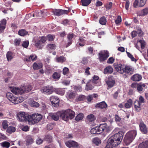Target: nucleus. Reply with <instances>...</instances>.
I'll list each match as a JSON object with an SVG mask.
<instances>
[{
  "instance_id": "nucleus-1",
  "label": "nucleus",
  "mask_w": 148,
  "mask_h": 148,
  "mask_svg": "<svg viewBox=\"0 0 148 148\" xmlns=\"http://www.w3.org/2000/svg\"><path fill=\"white\" fill-rule=\"evenodd\" d=\"M75 115L74 111L71 109H68L64 111H58L53 113H51L49 116L55 121L58 120L60 117L65 121H68L69 119H73Z\"/></svg>"
},
{
  "instance_id": "nucleus-2",
  "label": "nucleus",
  "mask_w": 148,
  "mask_h": 148,
  "mask_svg": "<svg viewBox=\"0 0 148 148\" xmlns=\"http://www.w3.org/2000/svg\"><path fill=\"white\" fill-rule=\"evenodd\" d=\"M123 134L121 132H119L115 134L113 137L110 138L107 142V144L105 148H113L119 145L122 141Z\"/></svg>"
},
{
  "instance_id": "nucleus-3",
  "label": "nucleus",
  "mask_w": 148,
  "mask_h": 148,
  "mask_svg": "<svg viewBox=\"0 0 148 148\" xmlns=\"http://www.w3.org/2000/svg\"><path fill=\"white\" fill-rule=\"evenodd\" d=\"M136 135V130H131L127 133L124 139V144L126 145H130Z\"/></svg>"
},
{
  "instance_id": "nucleus-4",
  "label": "nucleus",
  "mask_w": 148,
  "mask_h": 148,
  "mask_svg": "<svg viewBox=\"0 0 148 148\" xmlns=\"http://www.w3.org/2000/svg\"><path fill=\"white\" fill-rule=\"evenodd\" d=\"M6 96L8 99L14 104H18L22 102L24 100V98L21 96L18 97L14 96L13 94L10 92H8Z\"/></svg>"
},
{
  "instance_id": "nucleus-5",
  "label": "nucleus",
  "mask_w": 148,
  "mask_h": 148,
  "mask_svg": "<svg viewBox=\"0 0 148 148\" xmlns=\"http://www.w3.org/2000/svg\"><path fill=\"white\" fill-rule=\"evenodd\" d=\"M42 116L39 114H34L30 115L29 124H34L40 121L42 119Z\"/></svg>"
},
{
  "instance_id": "nucleus-6",
  "label": "nucleus",
  "mask_w": 148,
  "mask_h": 148,
  "mask_svg": "<svg viewBox=\"0 0 148 148\" xmlns=\"http://www.w3.org/2000/svg\"><path fill=\"white\" fill-rule=\"evenodd\" d=\"M47 40V38L45 36H42L39 38L35 37L34 38L33 41L36 47L40 48V47L43 46L42 44L45 42Z\"/></svg>"
},
{
  "instance_id": "nucleus-7",
  "label": "nucleus",
  "mask_w": 148,
  "mask_h": 148,
  "mask_svg": "<svg viewBox=\"0 0 148 148\" xmlns=\"http://www.w3.org/2000/svg\"><path fill=\"white\" fill-rule=\"evenodd\" d=\"M30 115L22 112L17 114V119L20 121H27L29 123Z\"/></svg>"
},
{
  "instance_id": "nucleus-8",
  "label": "nucleus",
  "mask_w": 148,
  "mask_h": 148,
  "mask_svg": "<svg viewBox=\"0 0 148 148\" xmlns=\"http://www.w3.org/2000/svg\"><path fill=\"white\" fill-rule=\"evenodd\" d=\"M109 56V53L108 51H102L99 54V59L101 62L103 61L106 60Z\"/></svg>"
},
{
  "instance_id": "nucleus-9",
  "label": "nucleus",
  "mask_w": 148,
  "mask_h": 148,
  "mask_svg": "<svg viewBox=\"0 0 148 148\" xmlns=\"http://www.w3.org/2000/svg\"><path fill=\"white\" fill-rule=\"evenodd\" d=\"M106 82L108 85V88H110L113 87L115 83V80L112 76H110L106 79Z\"/></svg>"
},
{
  "instance_id": "nucleus-10",
  "label": "nucleus",
  "mask_w": 148,
  "mask_h": 148,
  "mask_svg": "<svg viewBox=\"0 0 148 148\" xmlns=\"http://www.w3.org/2000/svg\"><path fill=\"white\" fill-rule=\"evenodd\" d=\"M40 91L41 92L44 94H51L53 92V90L52 86H45L42 87Z\"/></svg>"
},
{
  "instance_id": "nucleus-11",
  "label": "nucleus",
  "mask_w": 148,
  "mask_h": 148,
  "mask_svg": "<svg viewBox=\"0 0 148 148\" xmlns=\"http://www.w3.org/2000/svg\"><path fill=\"white\" fill-rule=\"evenodd\" d=\"M70 11V8H69L68 10L55 9L53 10V13L54 15L59 16L64 14H67Z\"/></svg>"
},
{
  "instance_id": "nucleus-12",
  "label": "nucleus",
  "mask_w": 148,
  "mask_h": 148,
  "mask_svg": "<svg viewBox=\"0 0 148 148\" xmlns=\"http://www.w3.org/2000/svg\"><path fill=\"white\" fill-rule=\"evenodd\" d=\"M66 145L70 148L71 147H77L79 145L77 142L72 140H69L65 142Z\"/></svg>"
},
{
  "instance_id": "nucleus-13",
  "label": "nucleus",
  "mask_w": 148,
  "mask_h": 148,
  "mask_svg": "<svg viewBox=\"0 0 148 148\" xmlns=\"http://www.w3.org/2000/svg\"><path fill=\"white\" fill-rule=\"evenodd\" d=\"M50 100L53 106L56 107H57L58 106L59 99L57 97L51 96L50 97Z\"/></svg>"
},
{
  "instance_id": "nucleus-14",
  "label": "nucleus",
  "mask_w": 148,
  "mask_h": 148,
  "mask_svg": "<svg viewBox=\"0 0 148 148\" xmlns=\"http://www.w3.org/2000/svg\"><path fill=\"white\" fill-rule=\"evenodd\" d=\"M12 92L15 95H21L23 93L24 91L22 87L20 88L13 87L11 90Z\"/></svg>"
},
{
  "instance_id": "nucleus-15",
  "label": "nucleus",
  "mask_w": 148,
  "mask_h": 148,
  "mask_svg": "<svg viewBox=\"0 0 148 148\" xmlns=\"http://www.w3.org/2000/svg\"><path fill=\"white\" fill-rule=\"evenodd\" d=\"M37 58V56L34 54L30 55L29 56H27L24 58V60L27 62H31L32 61H35Z\"/></svg>"
},
{
  "instance_id": "nucleus-16",
  "label": "nucleus",
  "mask_w": 148,
  "mask_h": 148,
  "mask_svg": "<svg viewBox=\"0 0 148 148\" xmlns=\"http://www.w3.org/2000/svg\"><path fill=\"white\" fill-rule=\"evenodd\" d=\"M124 65L122 64H116L115 65V68L118 72L120 73L123 74L124 73Z\"/></svg>"
},
{
  "instance_id": "nucleus-17",
  "label": "nucleus",
  "mask_w": 148,
  "mask_h": 148,
  "mask_svg": "<svg viewBox=\"0 0 148 148\" xmlns=\"http://www.w3.org/2000/svg\"><path fill=\"white\" fill-rule=\"evenodd\" d=\"M6 23V21L5 19H3L1 21L0 24V34L3 32L5 28Z\"/></svg>"
},
{
  "instance_id": "nucleus-18",
  "label": "nucleus",
  "mask_w": 148,
  "mask_h": 148,
  "mask_svg": "<svg viewBox=\"0 0 148 148\" xmlns=\"http://www.w3.org/2000/svg\"><path fill=\"white\" fill-rule=\"evenodd\" d=\"M43 66L42 63L40 62H36L33 64V69L34 70H38L41 69Z\"/></svg>"
},
{
  "instance_id": "nucleus-19",
  "label": "nucleus",
  "mask_w": 148,
  "mask_h": 148,
  "mask_svg": "<svg viewBox=\"0 0 148 148\" xmlns=\"http://www.w3.org/2000/svg\"><path fill=\"white\" fill-rule=\"evenodd\" d=\"M142 78V76L140 75L136 74L133 75L131 77L132 80L134 81H139Z\"/></svg>"
},
{
  "instance_id": "nucleus-20",
  "label": "nucleus",
  "mask_w": 148,
  "mask_h": 148,
  "mask_svg": "<svg viewBox=\"0 0 148 148\" xmlns=\"http://www.w3.org/2000/svg\"><path fill=\"white\" fill-rule=\"evenodd\" d=\"M106 124H100L99 126H92V127L91 130H99L100 129L101 130H105L106 129Z\"/></svg>"
},
{
  "instance_id": "nucleus-21",
  "label": "nucleus",
  "mask_w": 148,
  "mask_h": 148,
  "mask_svg": "<svg viewBox=\"0 0 148 148\" xmlns=\"http://www.w3.org/2000/svg\"><path fill=\"white\" fill-rule=\"evenodd\" d=\"M107 104L104 101H102L97 103L95 106L96 108H107Z\"/></svg>"
},
{
  "instance_id": "nucleus-22",
  "label": "nucleus",
  "mask_w": 148,
  "mask_h": 148,
  "mask_svg": "<svg viewBox=\"0 0 148 148\" xmlns=\"http://www.w3.org/2000/svg\"><path fill=\"white\" fill-rule=\"evenodd\" d=\"M34 139L30 136H28L26 137L25 140V143L27 145H29L32 144L34 142Z\"/></svg>"
},
{
  "instance_id": "nucleus-23",
  "label": "nucleus",
  "mask_w": 148,
  "mask_h": 148,
  "mask_svg": "<svg viewBox=\"0 0 148 148\" xmlns=\"http://www.w3.org/2000/svg\"><path fill=\"white\" fill-rule=\"evenodd\" d=\"M24 91V93H27L30 91L32 89V86L30 85L25 86L22 87Z\"/></svg>"
},
{
  "instance_id": "nucleus-24",
  "label": "nucleus",
  "mask_w": 148,
  "mask_h": 148,
  "mask_svg": "<svg viewBox=\"0 0 148 148\" xmlns=\"http://www.w3.org/2000/svg\"><path fill=\"white\" fill-rule=\"evenodd\" d=\"M134 107L136 111H139L141 110L140 103L138 100L135 101L134 103Z\"/></svg>"
},
{
  "instance_id": "nucleus-25",
  "label": "nucleus",
  "mask_w": 148,
  "mask_h": 148,
  "mask_svg": "<svg viewBox=\"0 0 148 148\" xmlns=\"http://www.w3.org/2000/svg\"><path fill=\"white\" fill-rule=\"evenodd\" d=\"M74 36L73 34V33L69 34L68 35L67 38H68V45L66 46V47H68L70 45H71L72 42V39L73 38Z\"/></svg>"
},
{
  "instance_id": "nucleus-26",
  "label": "nucleus",
  "mask_w": 148,
  "mask_h": 148,
  "mask_svg": "<svg viewBox=\"0 0 148 148\" xmlns=\"http://www.w3.org/2000/svg\"><path fill=\"white\" fill-rule=\"evenodd\" d=\"M113 71V69L112 67L111 66H109L106 67L104 69V73L107 74L108 73L111 74Z\"/></svg>"
},
{
  "instance_id": "nucleus-27",
  "label": "nucleus",
  "mask_w": 148,
  "mask_h": 148,
  "mask_svg": "<svg viewBox=\"0 0 148 148\" xmlns=\"http://www.w3.org/2000/svg\"><path fill=\"white\" fill-rule=\"evenodd\" d=\"M76 96L75 94L73 92H68L66 95L67 99L69 100L70 99H73Z\"/></svg>"
},
{
  "instance_id": "nucleus-28",
  "label": "nucleus",
  "mask_w": 148,
  "mask_h": 148,
  "mask_svg": "<svg viewBox=\"0 0 148 148\" xmlns=\"http://www.w3.org/2000/svg\"><path fill=\"white\" fill-rule=\"evenodd\" d=\"M92 0H81L82 5L84 6H87L91 3Z\"/></svg>"
},
{
  "instance_id": "nucleus-29",
  "label": "nucleus",
  "mask_w": 148,
  "mask_h": 148,
  "mask_svg": "<svg viewBox=\"0 0 148 148\" xmlns=\"http://www.w3.org/2000/svg\"><path fill=\"white\" fill-rule=\"evenodd\" d=\"M56 60L57 62L63 63L66 61V59L63 56H60L56 58Z\"/></svg>"
},
{
  "instance_id": "nucleus-30",
  "label": "nucleus",
  "mask_w": 148,
  "mask_h": 148,
  "mask_svg": "<svg viewBox=\"0 0 148 148\" xmlns=\"http://www.w3.org/2000/svg\"><path fill=\"white\" fill-rule=\"evenodd\" d=\"M0 144V145L3 148H8L10 146V143L6 141L1 143Z\"/></svg>"
},
{
  "instance_id": "nucleus-31",
  "label": "nucleus",
  "mask_w": 148,
  "mask_h": 148,
  "mask_svg": "<svg viewBox=\"0 0 148 148\" xmlns=\"http://www.w3.org/2000/svg\"><path fill=\"white\" fill-rule=\"evenodd\" d=\"M93 143L95 144L96 146L99 145V144L101 143V140L98 138H93L92 140Z\"/></svg>"
},
{
  "instance_id": "nucleus-32",
  "label": "nucleus",
  "mask_w": 148,
  "mask_h": 148,
  "mask_svg": "<svg viewBox=\"0 0 148 148\" xmlns=\"http://www.w3.org/2000/svg\"><path fill=\"white\" fill-rule=\"evenodd\" d=\"M133 102L132 99H129L127 101V102L125 104V107L127 108H130L132 105Z\"/></svg>"
},
{
  "instance_id": "nucleus-33",
  "label": "nucleus",
  "mask_w": 148,
  "mask_h": 148,
  "mask_svg": "<svg viewBox=\"0 0 148 148\" xmlns=\"http://www.w3.org/2000/svg\"><path fill=\"white\" fill-rule=\"evenodd\" d=\"M132 68L130 66H125L124 67V72L126 73H129L132 71Z\"/></svg>"
},
{
  "instance_id": "nucleus-34",
  "label": "nucleus",
  "mask_w": 148,
  "mask_h": 148,
  "mask_svg": "<svg viewBox=\"0 0 148 148\" xmlns=\"http://www.w3.org/2000/svg\"><path fill=\"white\" fill-rule=\"evenodd\" d=\"M61 77L60 73L57 72H55L52 75L53 78L56 80L59 79Z\"/></svg>"
},
{
  "instance_id": "nucleus-35",
  "label": "nucleus",
  "mask_w": 148,
  "mask_h": 148,
  "mask_svg": "<svg viewBox=\"0 0 148 148\" xmlns=\"http://www.w3.org/2000/svg\"><path fill=\"white\" fill-rule=\"evenodd\" d=\"M8 61H10L13 58V53L11 51H8L6 55Z\"/></svg>"
},
{
  "instance_id": "nucleus-36",
  "label": "nucleus",
  "mask_w": 148,
  "mask_h": 148,
  "mask_svg": "<svg viewBox=\"0 0 148 148\" xmlns=\"http://www.w3.org/2000/svg\"><path fill=\"white\" fill-rule=\"evenodd\" d=\"M96 118L94 115L93 114H90L87 116V119L89 122H92L95 121Z\"/></svg>"
},
{
  "instance_id": "nucleus-37",
  "label": "nucleus",
  "mask_w": 148,
  "mask_h": 148,
  "mask_svg": "<svg viewBox=\"0 0 148 148\" xmlns=\"http://www.w3.org/2000/svg\"><path fill=\"white\" fill-rule=\"evenodd\" d=\"M55 92L57 94L63 95L64 93V90L61 88H57L55 90Z\"/></svg>"
},
{
  "instance_id": "nucleus-38",
  "label": "nucleus",
  "mask_w": 148,
  "mask_h": 148,
  "mask_svg": "<svg viewBox=\"0 0 148 148\" xmlns=\"http://www.w3.org/2000/svg\"><path fill=\"white\" fill-rule=\"evenodd\" d=\"M103 130H90V133L92 134H94L95 136L98 135L102 133Z\"/></svg>"
},
{
  "instance_id": "nucleus-39",
  "label": "nucleus",
  "mask_w": 148,
  "mask_h": 148,
  "mask_svg": "<svg viewBox=\"0 0 148 148\" xmlns=\"http://www.w3.org/2000/svg\"><path fill=\"white\" fill-rule=\"evenodd\" d=\"M148 14V8H146L142 10L140 12V15L143 16L147 14Z\"/></svg>"
},
{
  "instance_id": "nucleus-40",
  "label": "nucleus",
  "mask_w": 148,
  "mask_h": 148,
  "mask_svg": "<svg viewBox=\"0 0 148 148\" xmlns=\"http://www.w3.org/2000/svg\"><path fill=\"white\" fill-rule=\"evenodd\" d=\"M141 32V30L140 29H138V30L137 32H136L135 31H133L131 33V35L132 36V38L135 37L137 35L138 33L140 34V33Z\"/></svg>"
},
{
  "instance_id": "nucleus-41",
  "label": "nucleus",
  "mask_w": 148,
  "mask_h": 148,
  "mask_svg": "<svg viewBox=\"0 0 148 148\" xmlns=\"http://www.w3.org/2000/svg\"><path fill=\"white\" fill-rule=\"evenodd\" d=\"M139 126L140 130H147V127L146 125L142 121L140 122Z\"/></svg>"
},
{
  "instance_id": "nucleus-42",
  "label": "nucleus",
  "mask_w": 148,
  "mask_h": 148,
  "mask_svg": "<svg viewBox=\"0 0 148 148\" xmlns=\"http://www.w3.org/2000/svg\"><path fill=\"white\" fill-rule=\"evenodd\" d=\"M126 53L127 54V56L131 59L132 61L136 62V61L137 60L134 58L133 56L130 53V52H127L126 51Z\"/></svg>"
},
{
  "instance_id": "nucleus-43",
  "label": "nucleus",
  "mask_w": 148,
  "mask_h": 148,
  "mask_svg": "<svg viewBox=\"0 0 148 148\" xmlns=\"http://www.w3.org/2000/svg\"><path fill=\"white\" fill-rule=\"evenodd\" d=\"M84 117V115L82 113L78 114L76 117L75 120L77 121H79L82 119Z\"/></svg>"
},
{
  "instance_id": "nucleus-44",
  "label": "nucleus",
  "mask_w": 148,
  "mask_h": 148,
  "mask_svg": "<svg viewBox=\"0 0 148 148\" xmlns=\"http://www.w3.org/2000/svg\"><path fill=\"white\" fill-rule=\"evenodd\" d=\"M27 32L24 29H21L18 32V34L21 36H24L27 34Z\"/></svg>"
},
{
  "instance_id": "nucleus-45",
  "label": "nucleus",
  "mask_w": 148,
  "mask_h": 148,
  "mask_svg": "<svg viewBox=\"0 0 148 148\" xmlns=\"http://www.w3.org/2000/svg\"><path fill=\"white\" fill-rule=\"evenodd\" d=\"M99 23L102 25H105L106 23V20L104 17H101L99 21Z\"/></svg>"
},
{
  "instance_id": "nucleus-46",
  "label": "nucleus",
  "mask_w": 148,
  "mask_h": 148,
  "mask_svg": "<svg viewBox=\"0 0 148 148\" xmlns=\"http://www.w3.org/2000/svg\"><path fill=\"white\" fill-rule=\"evenodd\" d=\"M138 0H135L133 4V6L135 8L142 7L140 3L139 2Z\"/></svg>"
},
{
  "instance_id": "nucleus-47",
  "label": "nucleus",
  "mask_w": 148,
  "mask_h": 148,
  "mask_svg": "<svg viewBox=\"0 0 148 148\" xmlns=\"http://www.w3.org/2000/svg\"><path fill=\"white\" fill-rule=\"evenodd\" d=\"M86 99L85 97L82 95H79L76 99V101H81L84 100Z\"/></svg>"
},
{
  "instance_id": "nucleus-48",
  "label": "nucleus",
  "mask_w": 148,
  "mask_h": 148,
  "mask_svg": "<svg viewBox=\"0 0 148 148\" xmlns=\"http://www.w3.org/2000/svg\"><path fill=\"white\" fill-rule=\"evenodd\" d=\"M8 122L7 120H4L3 121L2 125L3 129H7L8 127Z\"/></svg>"
},
{
  "instance_id": "nucleus-49",
  "label": "nucleus",
  "mask_w": 148,
  "mask_h": 148,
  "mask_svg": "<svg viewBox=\"0 0 148 148\" xmlns=\"http://www.w3.org/2000/svg\"><path fill=\"white\" fill-rule=\"evenodd\" d=\"M47 48L49 50L54 49H56V46L55 44H50L47 45Z\"/></svg>"
},
{
  "instance_id": "nucleus-50",
  "label": "nucleus",
  "mask_w": 148,
  "mask_h": 148,
  "mask_svg": "<svg viewBox=\"0 0 148 148\" xmlns=\"http://www.w3.org/2000/svg\"><path fill=\"white\" fill-rule=\"evenodd\" d=\"M137 89L138 91L140 93L143 92V88L141 87L140 84H137L136 86Z\"/></svg>"
},
{
  "instance_id": "nucleus-51",
  "label": "nucleus",
  "mask_w": 148,
  "mask_h": 148,
  "mask_svg": "<svg viewBox=\"0 0 148 148\" xmlns=\"http://www.w3.org/2000/svg\"><path fill=\"white\" fill-rule=\"evenodd\" d=\"M99 79V77L98 76L96 75H94L93 77V79H92V81H91L90 82L92 83L96 84V81L97 80H98Z\"/></svg>"
},
{
  "instance_id": "nucleus-52",
  "label": "nucleus",
  "mask_w": 148,
  "mask_h": 148,
  "mask_svg": "<svg viewBox=\"0 0 148 148\" xmlns=\"http://www.w3.org/2000/svg\"><path fill=\"white\" fill-rule=\"evenodd\" d=\"M139 42L140 44L141 48L142 49H144L146 45L145 41L143 40H140L139 41Z\"/></svg>"
},
{
  "instance_id": "nucleus-53",
  "label": "nucleus",
  "mask_w": 148,
  "mask_h": 148,
  "mask_svg": "<svg viewBox=\"0 0 148 148\" xmlns=\"http://www.w3.org/2000/svg\"><path fill=\"white\" fill-rule=\"evenodd\" d=\"M93 88V86L91 84H88V83H87L86 87V89L87 90H88L92 89Z\"/></svg>"
},
{
  "instance_id": "nucleus-54",
  "label": "nucleus",
  "mask_w": 148,
  "mask_h": 148,
  "mask_svg": "<svg viewBox=\"0 0 148 148\" xmlns=\"http://www.w3.org/2000/svg\"><path fill=\"white\" fill-rule=\"evenodd\" d=\"M55 125L52 124H49L47 125V130H52L54 128Z\"/></svg>"
},
{
  "instance_id": "nucleus-55",
  "label": "nucleus",
  "mask_w": 148,
  "mask_h": 148,
  "mask_svg": "<svg viewBox=\"0 0 148 148\" xmlns=\"http://www.w3.org/2000/svg\"><path fill=\"white\" fill-rule=\"evenodd\" d=\"M31 105L33 107H38L39 106V104L38 103L34 101L32 102Z\"/></svg>"
},
{
  "instance_id": "nucleus-56",
  "label": "nucleus",
  "mask_w": 148,
  "mask_h": 148,
  "mask_svg": "<svg viewBox=\"0 0 148 148\" xmlns=\"http://www.w3.org/2000/svg\"><path fill=\"white\" fill-rule=\"evenodd\" d=\"M29 45V42L28 41H24L22 44V46L24 48H27Z\"/></svg>"
},
{
  "instance_id": "nucleus-57",
  "label": "nucleus",
  "mask_w": 148,
  "mask_h": 148,
  "mask_svg": "<svg viewBox=\"0 0 148 148\" xmlns=\"http://www.w3.org/2000/svg\"><path fill=\"white\" fill-rule=\"evenodd\" d=\"M121 21V17L120 16H118L116 19L115 21V22L117 24H118Z\"/></svg>"
},
{
  "instance_id": "nucleus-58",
  "label": "nucleus",
  "mask_w": 148,
  "mask_h": 148,
  "mask_svg": "<svg viewBox=\"0 0 148 148\" xmlns=\"http://www.w3.org/2000/svg\"><path fill=\"white\" fill-rule=\"evenodd\" d=\"M21 42V40L19 39H16L14 40V45H18Z\"/></svg>"
},
{
  "instance_id": "nucleus-59",
  "label": "nucleus",
  "mask_w": 148,
  "mask_h": 148,
  "mask_svg": "<svg viewBox=\"0 0 148 148\" xmlns=\"http://www.w3.org/2000/svg\"><path fill=\"white\" fill-rule=\"evenodd\" d=\"M114 61V59L112 57L109 58L107 60V63L109 64H112Z\"/></svg>"
},
{
  "instance_id": "nucleus-60",
  "label": "nucleus",
  "mask_w": 148,
  "mask_h": 148,
  "mask_svg": "<svg viewBox=\"0 0 148 148\" xmlns=\"http://www.w3.org/2000/svg\"><path fill=\"white\" fill-rule=\"evenodd\" d=\"M69 69L67 67H65L63 69V73L64 75H65L67 74L69 72Z\"/></svg>"
},
{
  "instance_id": "nucleus-61",
  "label": "nucleus",
  "mask_w": 148,
  "mask_h": 148,
  "mask_svg": "<svg viewBox=\"0 0 148 148\" xmlns=\"http://www.w3.org/2000/svg\"><path fill=\"white\" fill-rule=\"evenodd\" d=\"M112 2H110L109 4H107L106 6V9L108 10L110 9L112 7Z\"/></svg>"
},
{
  "instance_id": "nucleus-62",
  "label": "nucleus",
  "mask_w": 148,
  "mask_h": 148,
  "mask_svg": "<svg viewBox=\"0 0 148 148\" xmlns=\"http://www.w3.org/2000/svg\"><path fill=\"white\" fill-rule=\"evenodd\" d=\"M90 68L89 67H87L86 69L85 72V75H90V73L89 71Z\"/></svg>"
},
{
  "instance_id": "nucleus-63",
  "label": "nucleus",
  "mask_w": 148,
  "mask_h": 148,
  "mask_svg": "<svg viewBox=\"0 0 148 148\" xmlns=\"http://www.w3.org/2000/svg\"><path fill=\"white\" fill-rule=\"evenodd\" d=\"M69 21L67 19L64 20L62 22V23L64 25H67L69 24Z\"/></svg>"
},
{
  "instance_id": "nucleus-64",
  "label": "nucleus",
  "mask_w": 148,
  "mask_h": 148,
  "mask_svg": "<svg viewBox=\"0 0 148 148\" xmlns=\"http://www.w3.org/2000/svg\"><path fill=\"white\" fill-rule=\"evenodd\" d=\"M43 142V140L40 138H38L36 140V143L38 145H40Z\"/></svg>"
}]
</instances>
